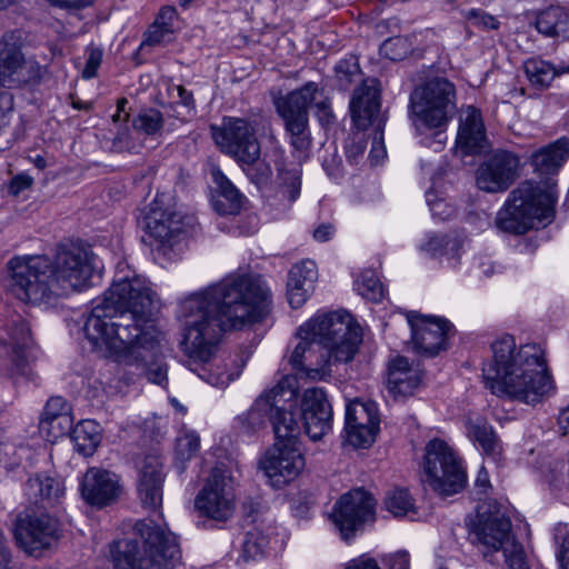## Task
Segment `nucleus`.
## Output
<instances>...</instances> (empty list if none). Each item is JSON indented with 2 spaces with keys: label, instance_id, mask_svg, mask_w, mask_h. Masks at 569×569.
Here are the masks:
<instances>
[{
  "label": "nucleus",
  "instance_id": "f257e3e1",
  "mask_svg": "<svg viewBox=\"0 0 569 569\" xmlns=\"http://www.w3.org/2000/svg\"><path fill=\"white\" fill-rule=\"evenodd\" d=\"M270 305V288L258 274H230L182 299L178 317L190 370L219 388L239 378L244 362L219 355L222 332L263 320Z\"/></svg>",
  "mask_w": 569,
  "mask_h": 569
},
{
  "label": "nucleus",
  "instance_id": "f03ea898",
  "mask_svg": "<svg viewBox=\"0 0 569 569\" xmlns=\"http://www.w3.org/2000/svg\"><path fill=\"white\" fill-rule=\"evenodd\" d=\"M153 293L144 279L118 272L111 287L94 301L84 323L88 340L116 362L144 369V351L159 332L152 321Z\"/></svg>",
  "mask_w": 569,
  "mask_h": 569
},
{
  "label": "nucleus",
  "instance_id": "7ed1b4c3",
  "mask_svg": "<svg viewBox=\"0 0 569 569\" xmlns=\"http://www.w3.org/2000/svg\"><path fill=\"white\" fill-rule=\"evenodd\" d=\"M361 342L362 329L350 313L319 311L299 326L282 363L290 366L297 382L327 381L335 365L353 360Z\"/></svg>",
  "mask_w": 569,
  "mask_h": 569
},
{
  "label": "nucleus",
  "instance_id": "20e7f679",
  "mask_svg": "<svg viewBox=\"0 0 569 569\" xmlns=\"http://www.w3.org/2000/svg\"><path fill=\"white\" fill-rule=\"evenodd\" d=\"M492 358L483 365L486 387L497 397L535 406L551 397L556 386L545 350L537 343L517 348L503 336L492 346Z\"/></svg>",
  "mask_w": 569,
  "mask_h": 569
},
{
  "label": "nucleus",
  "instance_id": "39448f33",
  "mask_svg": "<svg viewBox=\"0 0 569 569\" xmlns=\"http://www.w3.org/2000/svg\"><path fill=\"white\" fill-rule=\"evenodd\" d=\"M102 263L92 250L78 243L58 246L38 254V305L54 306L60 298L96 286Z\"/></svg>",
  "mask_w": 569,
  "mask_h": 569
},
{
  "label": "nucleus",
  "instance_id": "423d86ee",
  "mask_svg": "<svg viewBox=\"0 0 569 569\" xmlns=\"http://www.w3.org/2000/svg\"><path fill=\"white\" fill-rule=\"evenodd\" d=\"M141 541L123 539L111 545L116 569H174L181 553L177 537L153 520L137 523Z\"/></svg>",
  "mask_w": 569,
  "mask_h": 569
},
{
  "label": "nucleus",
  "instance_id": "0eeeda50",
  "mask_svg": "<svg viewBox=\"0 0 569 569\" xmlns=\"http://www.w3.org/2000/svg\"><path fill=\"white\" fill-rule=\"evenodd\" d=\"M299 385L293 376H282L270 389H266L239 419L251 429L260 428L268 420L273 425L277 441L299 445L298 420L292 412L297 403Z\"/></svg>",
  "mask_w": 569,
  "mask_h": 569
},
{
  "label": "nucleus",
  "instance_id": "6e6552de",
  "mask_svg": "<svg viewBox=\"0 0 569 569\" xmlns=\"http://www.w3.org/2000/svg\"><path fill=\"white\" fill-rule=\"evenodd\" d=\"M557 199L551 184L541 188L529 181L522 182L509 194L505 208L499 211L497 226L518 234L540 224L546 226L553 218Z\"/></svg>",
  "mask_w": 569,
  "mask_h": 569
},
{
  "label": "nucleus",
  "instance_id": "1a4fd4ad",
  "mask_svg": "<svg viewBox=\"0 0 569 569\" xmlns=\"http://www.w3.org/2000/svg\"><path fill=\"white\" fill-rule=\"evenodd\" d=\"M468 527L473 542L488 551H502L509 569H529L525 549L512 533L510 520L496 502L478 505Z\"/></svg>",
  "mask_w": 569,
  "mask_h": 569
},
{
  "label": "nucleus",
  "instance_id": "9d476101",
  "mask_svg": "<svg viewBox=\"0 0 569 569\" xmlns=\"http://www.w3.org/2000/svg\"><path fill=\"white\" fill-rule=\"evenodd\" d=\"M410 101L418 126L437 130L426 144L441 150L447 140L446 127L456 110L453 83L440 77L430 79L412 92Z\"/></svg>",
  "mask_w": 569,
  "mask_h": 569
},
{
  "label": "nucleus",
  "instance_id": "9b49d317",
  "mask_svg": "<svg viewBox=\"0 0 569 569\" xmlns=\"http://www.w3.org/2000/svg\"><path fill=\"white\" fill-rule=\"evenodd\" d=\"M210 131L220 151L231 157L243 171L249 172L258 166L262 177L270 173V167L259 162L261 149L256 120L223 117L221 124H212Z\"/></svg>",
  "mask_w": 569,
  "mask_h": 569
},
{
  "label": "nucleus",
  "instance_id": "f8f14e48",
  "mask_svg": "<svg viewBox=\"0 0 569 569\" xmlns=\"http://www.w3.org/2000/svg\"><path fill=\"white\" fill-rule=\"evenodd\" d=\"M423 482L441 496L457 493L465 485V471L447 442L432 439L426 446Z\"/></svg>",
  "mask_w": 569,
  "mask_h": 569
},
{
  "label": "nucleus",
  "instance_id": "ddd939ff",
  "mask_svg": "<svg viewBox=\"0 0 569 569\" xmlns=\"http://www.w3.org/2000/svg\"><path fill=\"white\" fill-rule=\"evenodd\" d=\"M318 84L308 82L302 88L276 100L278 114L284 122V129L290 138V144L299 158L305 156L311 146L309 131L308 107L315 100Z\"/></svg>",
  "mask_w": 569,
  "mask_h": 569
},
{
  "label": "nucleus",
  "instance_id": "4468645a",
  "mask_svg": "<svg viewBox=\"0 0 569 569\" xmlns=\"http://www.w3.org/2000/svg\"><path fill=\"white\" fill-rule=\"evenodd\" d=\"M237 506L231 475L222 468H213L194 499V507L203 517L214 521H228Z\"/></svg>",
  "mask_w": 569,
  "mask_h": 569
},
{
  "label": "nucleus",
  "instance_id": "2eb2a0df",
  "mask_svg": "<svg viewBox=\"0 0 569 569\" xmlns=\"http://www.w3.org/2000/svg\"><path fill=\"white\" fill-rule=\"evenodd\" d=\"M183 219L172 209L153 206L146 217V229L154 240V250L169 260L176 259L183 250Z\"/></svg>",
  "mask_w": 569,
  "mask_h": 569
},
{
  "label": "nucleus",
  "instance_id": "dca6fc26",
  "mask_svg": "<svg viewBox=\"0 0 569 569\" xmlns=\"http://www.w3.org/2000/svg\"><path fill=\"white\" fill-rule=\"evenodd\" d=\"M305 466L306 461L300 446L283 441H276L261 461V468L269 483L276 489L296 480Z\"/></svg>",
  "mask_w": 569,
  "mask_h": 569
},
{
  "label": "nucleus",
  "instance_id": "f3484780",
  "mask_svg": "<svg viewBox=\"0 0 569 569\" xmlns=\"http://www.w3.org/2000/svg\"><path fill=\"white\" fill-rule=\"evenodd\" d=\"M380 417L376 402L355 399L345 415V441L353 448H369L379 432Z\"/></svg>",
  "mask_w": 569,
  "mask_h": 569
},
{
  "label": "nucleus",
  "instance_id": "a211bd4d",
  "mask_svg": "<svg viewBox=\"0 0 569 569\" xmlns=\"http://www.w3.org/2000/svg\"><path fill=\"white\" fill-rule=\"evenodd\" d=\"M375 500L362 489L340 497L332 511V520L342 538L349 540L363 523L375 519Z\"/></svg>",
  "mask_w": 569,
  "mask_h": 569
},
{
  "label": "nucleus",
  "instance_id": "6ab92c4d",
  "mask_svg": "<svg viewBox=\"0 0 569 569\" xmlns=\"http://www.w3.org/2000/svg\"><path fill=\"white\" fill-rule=\"evenodd\" d=\"M520 158L513 152L498 150L477 169V187L489 193L505 192L517 179Z\"/></svg>",
  "mask_w": 569,
  "mask_h": 569
},
{
  "label": "nucleus",
  "instance_id": "aec40b11",
  "mask_svg": "<svg viewBox=\"0 0 569 569\" xmlns=\"http://www.w3.org/2000/svg\"><path fill=\"white\" fill-rule=\"evenodd\" d=\"M413 349L423 356H436L447 346L452 325L440 317L411 312L408 316Z\"/></svg>",
  "mask_w": 569,
  "mask_h": 569
},
{
  "label": "nucleus",
  "instance_id": "412c9836",
  "mask_svg": "<svg viewBox=\"0 0 569 569\" xmlns=\"http://www.w3.org/2000/svg\"><path fill=\"white\" fill-rule=\"evenodd\" d=\"M300 418L306 433L315 441L330 431L332 408L323 389L313 387L303 391Z\"/></svg>",
  "mask_w": 569,
  "mask_h": 569
},
{
  "label": "nucleus",
  "instance_id": "4be33fe9",
  "mask_svg": "<svg viewBox=\"0 0 569 569\" xmlns=\"http://www.w3.org/2000/svg\"><path fill=\"white\" fill-rule=\"evenodd\" d=\"M29 81V67L21 50L20 37L7 33L0 40V84L20 87Z\"/></svg>",
  "mask_w": 569,
  "mask_h": 569
},
{
  "label": "nucleus",
  "instance_id": "5701e85b",
  "mask_svg": "<svg viewBox=\"0 0 569 569\" xmlns=\"http://www.w3.org/2000/svg\"><path fill=\"white\" fill-rule=\"evenodd\" d=\"M80 490L87 503L102 508L114 502L120 497L121 486L116 473L91 467L83 475Z\"/></svg>",
  "mask_w": 569,
  "mask_h": 569
},
{
  "label": "nucleus",
  "instance_id": "b1692460",
  "mask_svg": "<svg viewBox=\"0 0 569 569\" xmlns=\"http://www.w3.org/2000/svg\"><path fill=\"white\" fill-rule=\"evenodd\" d=\"M456 148L461 157L481 153L488 149L482 116L473 106L461 109Z\"/></svg>",
  "mask_w": 569,
  "mask_h": 569
},
{
  "label": "nucleus",
  "instance_id": "393cba45",
  "mask_svg": "<svg viewBox=\"0 0 569 569\" xmlns=\"http://www.w3.org/2000/svg\"><path fill=\"white\" fill-rule=\"evenodd\" d=\"M380 109V90L376 79H367L358 87L350 101V112L355 126L365 130L378 117Z\"/></svg>",
  "mask_w": 569,
  "mask_h": 569
},
{
  "label": "nucleus",
  "instance_id": "a878e982",
  "mask_svg": "<svg viewBox=\"0 0 569 569\" xmlns=\"http://www.w3.org/2000/svg\"><path fill=\"white\" fill-rule=\"evenodd\" d=\"M70 406L61 397H52L47 401L38 426V431L46 441L53 443L70 430Z\"/></svg>",
  "mask_w": 569,
  "mask_h": 569
},
{
  "label": "nucleus",
  "instance_id": "bb28decb",
  "mask_svg": "<svg viewBox=\"0 0 569 569\" xmlns=\"http://www.w3.org/2000/svg\"><path fill=\"white\" fill-rule=\"evenodd\" d=\"M162 461L157 456H148L140 467L138 492L141 502L150 509H158L162 503Z\"/></svg>",
  "mask_w": 569,
  "mask_h": 569
},
{
  "label": "nucleus",
  "instance_id": "cd10ccee",
  "mask_svg": "<svg viewBox=\"0 0 569 569\" xmlns=\"http://www.w3.org/2000/svg\"><path fill=\"white\" fill-rule=\"evenodd\" d=\"M9 291L20 301L30 302L34 292L36 263L33 256L14 257L8 262Z\"/></svg>",
  "mask_w": 569,
  "mask_h": 569
},
{
  "label": "nucleus",
  "instance_id": "c85d7f7f",
  "mask_svg": "<svg viewBox=\"0 0 569 569\" xmlns=\"http://www.w3.org/2000/svg\"><path fill=\"white\" fill-rule=\"evenodd\" d=\"M32 332L29 325L19 322L10 335V345L0 340V356L8 355L16 370L21 375L30 371L29 356L32 347Z\"/></svg>",
  "mask_w": 569,
  "mask_h": 569
},
{
  "label": "nucleus",
  "instance_id": "c756f323",
  "mask_svg": "<svg viewBox=\"0 0 569 569\" xmlns=\"http://www.w3.org/2000/svg\"><path fill=\"white\" fill-rule=\"evenodd\" d=\"M421 377V371L418 367L410 365L405 357L397 356L389 362L388 390L395 397L410 396L420 386Z\"/></svg>",
  "mask_w": 569,
  "mask_h": 569
},
{
  "label": "nucleus",
  "instance_id": "7c9ffc66",
  "mask_svg": "<svg viewBox=\"0 0 569 569\" xmlns=\"http://www.w3.org/2000/svg\"><path fill=\"white\" fill-rule=\"evenodd\" d=\"M317 280V267L311 260L292 266L287 282V298L292 308L301 307L313 289Z\"/></svg>",
  "mask_w": 569,
  "mask_h": 569
},
{
  "label": "nucleus",
  "instance_id": "2f4dec72",
  "mask_svg": "<svg viewBox=\"0 0 569 569\" xmlns=\"http://www.w3.org/2000/svg\"><path fill=\"white\" fill-rule=\"evenodd\" d=\"M466 435L481 452L498 460L502 455V443L489 421L480 416L469 417L465 423Z\"/></svg>",
  "mask_w": 569,
  "mask_h": 569
},
{
  "label": "nucleus",
  "instance_id": "473e14b6",
  "mask_svg": "<svg viewBox=\"0 0 569 569\" xmlns=\"http://www.w3.org/2000/svg\"><path fill=\"white\" fill-rule=\"evenodd\" d=\"M569 158V138L561 137L531 156L535 171L541 176L556 174Z\"/></svg>",
  "mask_w": 569,
  "mask_h": 569
},
{
  "label": "nucleus",
  "instance_id": "72a5a7b5",
  "mask_svg": "<svg viewBox=\"0 0 569 569\" xmlns=\"http://www.w3.org/2000/svg\"><path fill=\"white\" fill-rule=\"evenodd\" d=\"M211 176L218 192L213 203L216 211L220 214L238 213L242 204V194L220 169H212Z\"/></svg>",
  "mask_w": 569,
  "mask_h": 569
},
{
  "label": "nucleus",
  "instance_id": "f704fd0d",
  "mask_svg": "<svg viewBox=\"0 0 569 569\" xmlns=\"http://www.w3.org/2000/svg\"><path fill=\"white\" fill-rule=\"evenodd\" d=\"M12 533L17 547L26 555L32 556L36 550V506L33 503L18 511Z\"/></svg>",
  "mask_w": 569,
  "mask_h": 569
},
{
  "label": "nucleus",
  "instance_id": "c9c22d12",
  "mask_svg": "<svg viewBox=\"0 0 569 569\" xmlns=\"http://www.w3.org/2000/svg\"><path fill=\"white\" fill-rule=\"evenodd\" d=\"M536 27L540 33L569 39V8L550 7L537 18Z\"/></svg>",
  "mask_w": 569,
  "mask_h": 569
},
{
  "label": "nucleus",
  "instance_id": "e433bc0d",
  "mask_svg": "<svg viewBox=\"0 0 569 569\" xmlns=\"http://www.w3.org/2000/svg\"><path fill=\"white\" fill-rule=\"evenodd\" d=\"M71 440L78 452L91 456L101 442V428L94 420H81L72 429Z\"/></svg>",
  "mask_w": 569,
  "mask_h": 569
},
{
  "label": "nucleus",
  "instance_id": "4c0bfd02",
  "mask_svg": "<svg viewBox=\"0 0 569 569\" xmlns=\"http://www.w3.org/2000/svg\"><path fill=\"white\" fill-rule=\"evenodd\" d=\"M460 249L461 242L447 236H428L427 240L420 244V250L431 258H447L448 261L456 260Z\"/></svg>",
  "mask_w": 569,
  "mask_h": 569
},
{
  "label": "nucleus",
  "instance_id": "58836bf2",
  "mask_svg": "<svg viewBox=\"0 0 569 569\" xmlns=\"http://www.w3.org/2000/svg\"><path fill=\"white\" fill-rule=\"evenodd\" d=\"M523 70L528 81L538 88L548 87L556 76L561 74L560 68L557 69L550 62L540 58H530L525 61Z\"/></svg>",
  "mask_w": 569,
  "mask_h": 569
},
{
  "label": "nucleus",
  "instance_id": "ea45409f",
  "mask_svg": "<svg viewBox=\"0 0 569 569\" xmlns=\"http://www.w3.org/2000/svg\"><path fill=\"white\" fill-rule=\"evenodd\" d=\"M269 532L258 526L252 527L246 532L241 558L244 561L261 559L269 547Z\"/></svg>",
  "mask_w": 569,
  "mask_h": 569
},
{
  "label": "nucleus",
  "instance_id": "a19ab883",
  "mask_svg": "<svg viewBox=\"0 0 569 569\" xmlns=\"http://www.w3.org/2000/svg\"><path fill=\"white\" fill-rule=\"evenodd\" d=\"M385 508L395 517H407L413 520L417 509L412 497L406 489H393L385 498Z\"/></svg>",
  "mask_w": 569,
  "mask_h": 569
},
{
  "label": "nucleus",
  "instance_id": "79ce46f5",
  "mask_svg": "<svg viewBox=\"0 0 569 569\" xmlns=\"http://www.w3.org/2000/svg\"><path fill=\"white\" fill-rule=\"evenodd\" d=\"M38 550L54 548L60 538V523L56 517L41 515L38 517Z\"/></svg>",
  "mask_w": 569,
  "mask_h": 569
},
{
  "label": "nucleus",
  "instance_id": "37998d69",
  "mask_svg": "<svg viewBox=\"0 0 569 569\" xmlns=\"http://www.w3.org/2000/svg\"><path fill=\"white\" fill-rule=\"evenodd\" d=\"M164 124L162 113L157 109L141 111L133 120L132 126L137 132L148 137H157L161 133Z\"/></svg>",
  "mask_w": 569,
  "mask_h": 569
},
{
  "label": "nucleus",
  "instance_id": "c03bdc74",
  "mask_svg": "<svg viewBox=\"0 0 569 569\" xmlns=\"http://www.w3.org/2000/svg\"><path fill=\"white\" fill-rule=\"evenodd\" d=\"M356 290L365 299L377 302L385 296V289L376 272L372 270L362 271L356 280Z\"/></svg>",
  "mask_w": 569,
  "mask_h": 569
},
{
  "label": "nucleus",
  "instance_id": "a18cd8bd",
  "mask_svg": "<svg viewBox=\"0 0 569 569\" xmlns=\"http://www.w3.org/2000/svg\"><path fill=\"white\" fill-rule=\"evenodd\" d=\"M279 193L288 198L290 202L297 200L301 190V168L295 166L291 169L279 168Z\"/></svg>",
  "mask_w": 569,
  "mask_h": 569
},
{
  "label": "nucleus",
  "instance_id": "49530a36",
  "mask_svg": "<svg viewBox=\"0 0 569 569\" xmlns=\"http://www.w3.org/2000/svg\"><path fill=\"white\" fill-rule=\"evenodd\" d=\"M413 50L410 37L389 38L380 46V54L392 61L406 59Z\"/></svg>",
  "mask_w": 569,
  "mask_h": 569
},
{
  "label": "nucleus",
  "instance_id": "de8ad7c7",
  "mask_svg": "<svg viewBox=\"0 0 569 569\" xmlns=\"http://www.w3.org/2000/svg\"><path fill=\"white\" fill-rule=\"evenodd\" d=\"M173 39V29L169 22L154 21L148 29L141 47L164 46Z\"/></svg>",
  "mask_w": 569,
  "mask_h": 569
},
{
  "label": "nucleus",
  "instance_id": "09e8293b",
  "mask_svg": "<svg viewBox=\"0 0 569 569\" xmlns=\"http://www.w3.org/2000/svg\"><path fill=\"white\" fill-rule=\"evenodd\" d=\"M200 449V438L194 431H184L177 438L176 455L179 460L187 461Z\"/></svg>",
  "mask_w": 569,
  "mask_h": 569
},
{
  "label": "nucleus",
  "instance_id": "8fccbe9b",
  "mask_svg": "<svg viewBox=\"0 0 569 569\" xmlns=\"http://www.w3.org/2000/svg\"><path fill=\"white\" fill-rule=\"evenodd\" d=\"M64 492V481L58 476H47L40 481V495L50 505L59 502Z\"/></svg>",
  "mask_w": 569,
  "mask_h": 569
},
{
  "label": "nucleus",
  "instance_id": "3c124183",
  "mask_svg": "<svg viewBox=\"0 0 569 569\" xmlns=\"http://www.w3.org/2000/svg\"><path fill=\"white\" fill-rule=\"evenodd\" d=\"M138 133L134 129L130 130L128 126L116 131L112 139L113 149L119 152H138L142 147L141 141L136 137Z\"/></svg>",
  "mask_w": 569,
  "mask_h": 569
},
{
  "label": "nucleus",
  "instance_id": "603ef678",
  "mask_svg": "<svg viewBox=\"0 0 569 569\" xmlns=\"http://www.w3.org/2000/svg\"><path fill=\"white\" fill-rule=\"evenodd\" d=\"M103 51L94 46H89L84 50V63L79 67L81 77L84 80H90L98 74V70L102 63Z\"/></svg>",
  "mask_w": 569,
  "mask_h": 569
},
{
  "label": "nucleus",
  "instance_id": "864d4df0",
  "mask_svg": "<svg viewBox=\"0 0 569 569\" xmlns=\"http://www.w3.org/2000/svg\"><path fill=\"white\" fill-rule=\"evenodd\" d=\"M558 549L556 552L560 569H569V530L567 526H559L556 531Z\"/></svg>",
  "mask_w": 569,
  "mask_h": 569
},
{
  "label": "nucleus",
  "instance_id": "5fc2aeb1",
  "mask_svg": "<svg viewBox=\"0 0 569 569\" xmlns=\"http://www.w3.org/2000/svg\"><path fill=\"white\" fill-rule=\"evenodd\" d=\"M172 90L177 91L179 98V104L186 109V112L177 114V118L186 122L196 116V104L193 96L182 86H173Z\"/></svg>",
  "mask_w": 569,
  "mask_h": 569
},
{
  "label": "nucleus",
  "instance_id": "6e6d98bb",
  "mask_svg": "<svg viewBox=\"0 0 569 569\" xmlns=\"http://www.w3.org/2000/svg\"><path fill=\"white\" fill-rule=\"evenodd\" d=\"M316 97L317 98L311 101V104L316 108V116L322 124L330 123L333 119V114L329 100L323 96L319 88Z\"/></svg>",
  "mask_w": 569,
  "mask_h": 569
},
{
  "label": "nucleus",
  "instance_id": "4d7b16f0",
  "mask_svg": "<svg viewBox=\"0 0 569 569\" xmlns=\"http://www.w3.org/2000/svg\"><path fill=\"white\" fill-rule=\"evenodd\" d=\"M427 201L432 216L440 220H447L455 213V208L443 199L432 200L428 194Z\"/></svg>",
  "mask_w": 569,
  "mask_h": 569
},
{
  "label": "nucleus",
  "instance_id": "13d9d810",
  "mask_svg": "<svg viewBox=\"0 0 569 569\" xmlns=\"http://www.w3.org/2000/svg\"><path fill=\"white\" fill-rule=\"evenodd\" d=\"M336 73L340 80L352 81L359 74V66L355 58L340 60L336 66Z\"/></svg>",
  "mask_w": 569,
  "mask_h": 569
},
{
  "label": "nucleus",
  "instance_id": "bf43d9fd",
  "mask_svg": "<svg viewBox=\"0 0 569 569\" xmlns=\"http://www.w3.org/2000/svg\"><path fill=\"white\" fill-rule=\"evenodd\" d=\"M342 569H381L378 561L368 553L348 560Z\"/></svg>",
  "mask_w": 569,
  "mask_h": 569
},
{
  "label": "nucleus",
  "instance_id": "052dcab7",
  "mask_svg": "<svg viewBox=\"0 0 569 569\" xmlns=\"http://www.w3.org/2000/svg\"><path fill=\"white\" fill-rule=\"evenodd\" d=\"M33 183V178L28 174H17L13 177L9 184V191L13 196H19L24 190L31 189Z\"/></svg>",
  "mask_w": 569,
  "mask_h": 569
},
{
  "label": "nucleus",
  "instance_id": "680f3d73",
  "mask_svg": "<svg viewBox=\"0 0 569 569\" xmlns=\"http://www.w3.org/2000/svg\"><path fill=\"white\" fill-rule=\"evenodd\" d=\"M389 569H410V557L407 551H397L385 559Z\"/></svg>",
  "mask_w": 569,
  "mask_h": 569
},
{
  "label": "nucleus",
  "instance_id": "e2e57ef3",
  "mask_svg": "<svg viewBox=\"0 0 569 569\" xmlns=\"http://www.w3.org/2000/svg\"><path fill=\"white\" fill-rule=\"evenodd\" d=\"M470 16L475 19V22L479 26H482L486 29H497L499 26L498 20L482 11H471Z\"/></svg>",
  "mask_w": 569,
  "mask_h": 569
},
{
  "label": "nucleus",
  "instance_id": "0e129e2a",
  "mask_svg": "<svg viewBox=\"0 0 569 569\" xmlns=\"http://www.w3.org/2000/svg\"><path fill=\"white\" fill-rule=\"evenodd\" d=\"M386 148L383 146L382 136L376 138L369 153L370 160L373 164H378L386 158Z\"/></svg>",
  "mask_w": 569,
  "mask_h": 569
},
{
  "label": "nucleus",
  "instance_id": "69168bd1",
  "mask_svg": "<svg viewBox=\"0 0 569 569\" xmlns=\"http://www.w3.org/2000/svg\"><path fill=\"white\" fill-rule=\"evenodd\" d=\"M50 4L63 9H81L90 6L93 0H47Z\"/></svg>",
  "mask_w": 569,
  "mask_h": 569
},
{
  "label": "nucleus",
  "instance_id": "338daca9",
  "mask_svg": "<svg viewBox=\"0 0 569 569\" xmlns=\"http://www.w3.org/2000/svg\"><path fill=\"white\" fill-rule=\"evenodd\" d=\"M335 227L330 223L320 224L315 231L313 237L317 241H327L335 234Z\"/></svg>",
  "mask_w": 569,
  "mask_h": 569
},
{
  "label": "nucleus",
  "instance_id": "774afa93",
  "mask_svg": "<svg viewBox=\"0 0 569 569\" xmlns=\"http://www.w3.org/2000/svg\"><path fill=\"white\" fill-rule=\"evenodd\" d=\"M148 379L157 385L167 382V368L164 366H157L148 371Z\"/></svg>",
  "mask_w": 569,
  "mask_h": 569
}]
</instances>
